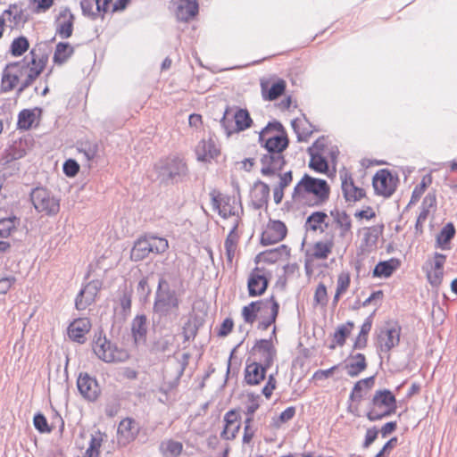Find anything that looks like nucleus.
Here are the masks:
<instances>
[{
	"instance_id": "f257e3e1",
	"label": "nucleus",
	"mask_w": 457,
	"mask_h": 457,
	"mask_svg": "<svg viewBox=\"0 0 457 457\" xmlns=\"http://www.w3.org/2000/svg\"><path fill=\"white\" fill-rule=\"evenodd\" d=\"M329 195L330 187L325 179L305 173L294 187L292 199L309 207H317L325 204Z\"/></svg>"
},
{
	"instance_id": "f03ea898",
	"label": "nucleus",
	"mask_w": 457,
	"mask_h": 457,
	"mask_svg": "<svg viewBox=\"0 0 457 457\" xmlns=\"http://www.w3.org/2000/svg\"><path fill=\"white\" fill-rule=\"evenodd\" d=\"M154 170L156 174V180L164 186L182 183L189 175L186 160L178 154H170L159 159L154 165Z\"/></svg>"
},
{
	"instance_id": "7ed1b4c3",
	"label": "nucleus",
	"mask_w": 457,
	"mask_h": 457,
	"mask_svg": "<svg viewBox=\"0 0 457 457\" xmlns=\"http://www.w3.org/2000/svg\"><path fill=\"white\" fill-rule=\"evenodd\" d=\"M180 303V294L170 287L164 275H161L153 305L154 314L159 317V320L172 313L177 316Z\"/></svg>"
},
{
	"instance_id": "20e7f679",
	"label": "nucleus",
	"mask_w": 457,
	"mask_h": 457,
	"mask_svg": "<svg viewBox=\"0 0 457 457\" xmlns=\"http://www.w3.org/2000/svg\"><path fill=\"white\" fill-rule=\"evenodd\" d=\"M397 403L395 395L389 389L375 392L370 403L366 417L370 421L380 420L395 413Z\"/></svg>"
},
{
	"instance_id": "39448f33",
	"label": "nucleus",
	"mask_w": 457,
	"mask_h": 457,
	"mask_svg": "<svg viewBox=\"0 0 457 457\" xmlns=\"http://www.w3.org/2000/svg\"><path fill=\"white\" fill-rule=\"evenodd\" d=\"M92 349L96 355L104 362H124L129 358L127 350L118 347L104 335L103 329H99L94 336Z\"/></svg>"
},
{
	"instance_id": "423d86ee",
	"label": "nucleus",
	"mask_w": 457,
	"mask_h": 457,
	"mask_svg": "<svg viewBox=\"0 0 457 457\" xmlns=\"http://www.w3.org/2000/svg\"><path fill=\"white\" fill-rule=\"evenodd\" d=\"M30 201L39 213L55 216L60 212V198L44 187L33 188L29 194Z\"/></svg>"
},
{
	"instance_id": "0eeeda50",
	"label": "nucleus",
	"mask_w": 457,
	"mask_h": 457,
	"mask_svg": "<svg viewBox=\"0 0 457 457\" xmlns=\"http://www.w3.org/2000/svg\"><path fill=\"white\" fill-rule=\"evenodd\" d=\"M266 150V154H262L261 162L262 168L261 172L264 176H271L276 170H281L286 164L283 155L284 151L289 145H261Z\"/></svg>"
},
{
	"instance_id": "6e6552de",
	"label": "nucleus",
	"mask_w": 457,
	"mask_h": 457,
	"mask_svg": "<svg viewBox=\"0 0 457 457\" xmlns=\"http://www.w3.org/2000/svg\"><path fill=\"white\" fill-rule=\"evenodd\" d=\"M253 120L249 112L246 109H237L235 112L228 106L220 120V125L224 129L227 136L233 132H240L246 129L252 124Z\"/></svg>"
},
{
	"instance_id": "1a4fd4ad",
	"label": "nucleus",
	"mask_w": 457,
	"mask_h": 457,
	"mask_svg": "<svg viewBox=\"0 0 457 457\" xmlns=\"http://www.w3.org/2000/svg\"><path fill=\"white\" fill-rule=\"evenodd\" d=\"M398 183V175L387 169L378 170L372 179L375 194L384 197H390L395 192Z\"/></svg>"
},
{
	"instance_id": "9d476101",
	"label": "nucleus",
	"mask_w": 457,
	"mask_h": 457,
	"mask_svg": "<svg viewBox=\"0 0 457 457\" xmlns=\"http://www.w3.org/2000/svg\"><path fill=\"white\" fill-rule=\"evenodd\" d=\"M250 354L258 356V363H262L266 368H270L277 358V349L274 346L271 338L257 339L250 350Z\"/></svg>"
},
{
	"instance_id": "9b49d317",
	"label": "nucleus",
	"mask_w": 457,
	"mask_h": 457,
	"mask_svg": "<svg viewBox=\"0 0 457 457\" xmlns=\"http://www.w3.org/2000/svg\"><path fill=\"white\" fill-rule=\"evenodd\" d=\"M402 328L396 322L390 326L387 322L386 326L381 328L378 335V341L380 345V350L383 353H389L394 347L400 343Z\"/></svg>"
},
{
	"instance_id": "f8f14e48",
	"label": "nucleus",
	"mask_w": 457,
	"mask_h": 457,
	"mask_svg": "<svg viewBox=\"0 0 457 457\" xmlns=\"http://www.w3.org/2000/svg\"><path fill=\"white\" fill-rule=\"evenodd\" d=\"M287 234L286 224L278 220H270L266 229L262 233L260 243L270 245L282 241Z\"/></svg>"
},
{
	"instance_id": "ddd939ff",
	"label": "nucleus",
	"mask_w": 457,
	"mask_h": 457,
	"mask_svg": "<svg viewBox=\"0 0 457 457\" xmlns=\"http://www.w3.org/2000/svg\"><path fill=\"white\" fill-rule=\"evenodd\" d=\"M259 143H289L287 134L279 121L269 122L258 134Z\"/></svg>"
},
{
	"instance_id": "4468645a",
	"label": "nucleus",
	"mask_w": 457,
	"mask_h": 457,
	"mask_svg": "<svg viewBox=\"0 0 457 457\" xmlns=\"http://www.w3.org/2000/svg\"><path fill=\"white\" fill-rule=\"evenodd\" d=\"M264 268L255 267L249 275L247 281L248 294L251 297L262 295L270 283V278L266 277L263 273Z\"/></svg>"
},
{
	"instance_id": "2eb2a0df",
	"label": "nucleus",
	"mask_w": 457,
	"mask_h": 457,
	"mask_svg": "<svg viewBox=\"0 0 457 457\" xmlns=\"http://www.w3.org/2000/svg\"><path fill=\"white\" fill-rule=\"evenodd\" d=\"M77 386L80 395L89 402L97 400L101 393L97 380L87 373L79 374Z\"/></svg>"
},
{
	"instance_id": "dca6fc26",
	"label": "nucleus",
	"mask_w": 457,
	"mask_h": 457,
	"mask_svg": "<svg viewBox=\"0 0 457 457\" xmlns=\"http://www.w3.org/2000/svg\"><path fill=\"white\" fill-rule=\"evenodd\" d=\"M102 287V282L95 279L87 283L78 294L75 300L77 310L82 311L95 302L96 296Z\"/></svg>"
},
{
	"instance_id": "f3484780",
	"label": "nucleus",
	"mask_w": 457,
	"mask_h": 457,
	"mask_svg": "<svg viewBox=\"0 0 457 457\" xmlns=\"http://www.w3.org/2000/svg\"><path fill=\"white\" fill-rule=\"evenodd\" d=\"M328 145H311L307 153L311 156L309 167L320 173H326L328 170V162L326 157Z\"/></svg>"
},
{
	"instance_id": "a211bd4d",
	"label": "nucleus",
	"mask_w": 457,
	"mask_h": 457,
	"mask_svg": "<svg viewBox=\"0 0 457 457\" xmlns=\"http://www.w3.org/2000/svg\"><path fill=\"white\" fill-rule=\"evenodd\" d=\"M262 363H258L256 360L250 362V357L246 361L245 369V381L247 385L256 386L259 385L266 378L267 370Z\"/></svg>"
},
{
	"instance_id": "6ab92c4d",
	"label": "nucleus",
	"mask_w": 457,
	"mask_h": 457,
	"mask_svg": "<svg viewBox=\"0 0 457 457\" xmlns=\"http://www.w3.org/2000/svg\"><path fill=\"white\" fill-rule=\"evenodd\" d=\"M275 299V296L271 295L266 299L251 302L248 305L244 306L242 309V317L245 322L251 325L253 324L257 319L258 313L268 309Z\"/></svg>"
},
{
	"instance_id": "aec40b11",
	"label": "nucleus",
	"mask_w": 457,
	"mask_h": 457,
	"mask_svg": "<svg viewBox=\"0 0 457 457\" xmlns=\"http://www.w3.org/2000/svg\"><path fill=\"white\" fill-rule=\"evenodd\" d=\"M91 328V322L87 318H79L74 320L68 327L69 337L79 344L86 342V334Z\"/></svg>"
},
{
	"instance_id": "412c9836",
	"label": "nucleus",
	"mask_w": 457,
	"mask_h": 457,
	"mask_svg": "<svg viewBox=\"0 0 457 457\" xmlns=\"http://www.w3.org/2000/svg\"><path fill=\"white\" fill-rule=\"evenodd\" d=\"M286 81L282 79H278L276 81L262 79L261 90L262 98L265 101H274L282 96L286 90Z\"/></svg>"
},
{
	"instance_id": "4be33fe9",
	"label": "nucleus",
	"mask_w": 457,
	"mask_h": 457,
	"mask_svg": "<svg viewBox=\"0 0 457 457\" xmlns=\"http://www.w3.org/2000/svg\"><path fill=\"white\" fill-rule=\"evenodd\" d=\"M176 16L179 21H188L198 13L197 0H173Z\"/></svg>"
},
{
	"instance_id": "5701e85b",
	"label": "nucleus",
	"mask_w": 457,
	"mask_h": 457,
	"mask_svg": "<svg viewBox=\"0 0 457 457\" xmlns=\"http://www.w3.org/2000/svg\"><path fill=\"white\" fill-rule=\"evenodd\" d=\"M20 66L21 62H12L6 65L2 75L1 90L3 92L12 91L17 85L20 79Z\"/></svg>"
},
{
	"instance_id": "b1692460",
	"label": "nucleus",
	"mask_w": 457,
	"mask_h": 457,
	"mask_svg": "<svg viewBox=\"0 0 457 457\" xmlns=\"http://www.w3.org/2000/svg\"><path fill=\"white\" fill-rule=\"evenodd\" d=\"M112 1V0H81L80 6L82 14L91 20H96L99 12H107Z\"/></svg>"
},
{
	"instance_id": "393cba45",
	"label": "nucleus",
	"mask_w": 457,
	"mask_h": 457,
	"mask_svg": "<svg viewBox=\"0 0 457 457\" xmlns=\"http://www.w3.org/2000/svg\"><path fill=\"white\" fill-rule=\"evenodd\" d=\"M270 191V187L265 182L258 180L254 183L252 193V205L255 210L268 206Z\"/></svg>"
},
{
	"instance_id": "a878e982",
	"label": "nucleus",
	"mask_w": 457,
	"mask_h": 457,
	"mask_svg": "<svg viewBox=\"0 0 457 457\" xmlns=\"http://www.w3.org/2000/svg\"><path fill=\"white\" fill-rule=\"evenodd\" d=\"M75 17L69 8L60 12L57 19L56 33L62 38H69L72 35Z\"/></svg>"
},
{
	"instance_id": "bb28decb",
	"label": "nucleus",
	"mask_w": 457,
	"mask_h": 457,
	"mask_svg": "<svg viewBox=\"0 0 457 457\" xmlns=\"http://www.w3.org/2000/svg\"><path fill=\"white\" fill-rule=\"evenodd\" d=\"M239 418V415L234 410H231L225 414V427L220 434V436L223 439L232 440L236 437L240 429V424L237 423Z\"/></svg>"
},
{
	"instance_id": "cd10ccee",
	"label": "nucleus",
	"mask_w": 457,
	"mask_h": 457,
	"mask_svg": "<svg viewBox=\"0 0 457 457\" xmlns=\"http://www.w3.org/2000/svg\"><path fill=\"white\" fill-rule=\"evenodd\" d=\"M147 318L145 314L137 315L131 322V333L136 345L145 343L147 336Z\"/></svg>"
},
{
	"instance_id": "c85d7f7f",
	"label": "nucleus",
	"mask_w": 457,
	"mask_h": 457,
	"mask_svg": "<svg viewBox=\"0 0 457 457\" xmlns=\"http://www.w3.org/2000/svg\"><path fill=\"white\" fill-rule=\"evenodd\" d=\"M27 154V149L22 145H7L0 152V165L7 166L11 162L24 157Z\"/></svg>"
},
{
	"instance_id": "c756f323",
	"label": "nucleus",
	"mask_w": 457,
	"mask_h": 457,
	"mask_svg": "<svg viewBox=\"0 0 457 457\" xmlns=\"http://www.w3.org/2000/svg\"><path fill=\"white\" fill-rule=\"evenodd\" d=\"M149 238L141 237L137 239L130 251V260L132 262H140L146 258L153 252Z\"/></svg>"
},
{
	"instance_id": "7c9ffc66",
	"label": "nucleus",
	"mask_w": 457,
	"mask_h": 457,
	"mask_svg": "<svg viewBox=\"0 0 457 457\" xmlns=\"http://www.w3.org/2000/svg\"><path fill=\"white\" fill-rule=\"evenodd\" d=\"M400 263L396 258L379 262L373 269L372 276L374 278H389L398 269Z\"/></svg>"
},
{
	"instance_id": "2f4dec72",
	"label": "nucleus",
	"mask_w": 457,
	"mask_h": 457,
	"mask_svg": "<svg viewBox=\"0 0 457 457\" xmlns=\"http://www.w3.org/2000/svg\"><path fill=\"white\" fill-rule=\"evenodd\" d=\"M342 191L346 202H356L362 199L366 195L365 190L356 187L352 178H350L349 182L346 179L343 180Z\"/></svg>"
},
{
	"instance_id": "473e14b6",
	"label": "nucleus",
	"mask_w": 457,
	"mask_h": 457,
	"mask_svg": "<svg viewBox=\"0 0 457 457\" xmlns=\"http://www.w3.org/2000/svg\"><path fill=\"white\" fill-rule=\"evenodd\" d=\"M196 159L202 162H211L220 154V149L217 145H197L195 149Z\"/></svg>"
},
{
	"instance_id": "72a5a7b5",
	"label": "nucleus",
	"mask_w": 457,
	"mask_h": 457,
	"mask_svg": "<svg viewBox=\"0 0 457 457\" xmlns=\"http://www.w3.org/2000/svg\"><path fill=\"white\" fill-rule=\"evenodd\" d=\"M42 114V109L36 107L34 109H24L18 115V126L22 129H29L33 123Z\"/></svg>"
},
{
	"instance_id": "f704fd0d",
	"label": "nucleus",
	"mask_w": 457,
	"mask_h": 457,
	"mask_svg": "<svg viewBox=\"0 0 457 457\" xmlns=\"http://www.w3.org/2000/svg\"><path fill=\"white\" fill-rule=\"evenodd\" d=\"M350 359L352 361L345 365L348 376L352 378L357 377L367 369V361L364 354L356 353L355 355H350Z\"/></svg>"
},
{
	"instance_id": "c9c22d12",
	"label": "nucleus",
	"mask_w": 457,
	"mask_h": 457,
	"mask_svg": "<svg viewBox=\"0 0 457 457\" xmlns=\"http://www.w3.org/2000/svg\"><path fill=\"white\" fill-rule=\"evenodd\" d=\"M239 221L237 220L232 227L231 230L229 231L226 240H225V250H226V256L227 261L229 263H232L233 258L235 256L237 242L239 239V236L237 233V228H238Z\"/></svg>"
},
{
	"instance_id": "e433bc0d",
	"label": "nucleus",
	"mask_w": 457,
	"mask_h": 457,
	"mask_svg": "<svg viewBox=\"0 0 457 457\" xmlns=\"http://www.w3.org/2000/svg\"><path fill=\"white\" fill-rule=\"evenodd\" d=\"M137 433L138 428L136 426V421L132 418L122 420L118 426V434L124 437L127 442L134 440Z\"/></svg>"
},
{
	"instance_id": "4c0bfd02",
	"label": "nucleus",
	"mask_w": 457,
	"mask_h": 457,
	"mask_svg": "<svg viewBox=\"0 0 457 457\" xmlns=\"http://www.w3.org/2000/svg\"><path fill=\"white\" fill-rule=\"evenodd\" d=\"M1 17L8 20L11 22L10 27L12 28L24 23L27 21L22 8L16 4H11L9 8L3 12Z\"/></svg>"
},
{
	"instance_id": "58836bf2",
	"label": "nucleus",
	"mask_w": 457,
	"mask_h": 457,
	"mask_svg": "<svg viewBox=\"0 0 457 457\" xmlns=\"http://www.w3.org/2000/svg\"><path fill=\"white\" fill-rule=\"evenodd\" d=\"M376 311H374L363 322V324L361 327V331L356 337L354 344H353V349H364L367 346L368 343V335L371 329L372 322H373V317L375 315Z\"/></svg>"
},
{
	"instance_id": "ea45409f",
	"label": "nucleus",
	"mask_w": 457,
	"mask_h": 457,
	"mask_svg": "<svg viewBox=\"0 0 457 457\" xmlns=\"http://www.w3.org/2000/svg\"><path fill=\"white\" fill-rule=\"evenodd\" d=\"M328 219V214L324 212H314L311 215H309L305 221V228L306 229L312 230V231H317L320 230L321 232L324 231V228L320 227L321 224H325V228L328 227V223L326 222V220Z\"/></svg>"
},
{
	"instance_id": "a19ab883",
	"label": "nucleus",
	"mask_w": 457,
	"mask_h": 457,
	"mask_svg": "<svg viewBox=\"0 0 457 457\" xmlns=\"http://www.w3.org/2000/svg\"><path fill=\"white\" fill-rule=\"evenodd\" d=\"M203 325L202 318L198 315H195L189 319L182 328V335L184 341H189L195 339L197 336L200 327Z\"/></svg>"
},
{
	"instance_id": "79ce46f5",
	"label": "nucleus",
	"mask_w": 457,
	"mask_h": 457,
	"mask_svg": "<svg viewBox=\"0 0 457 457\" xmlns=\"http://www.w3.org/2000/svg\"><path fill=\"white\" fill-rule=\"evenodd\" d=\"M311 127L312 124H310L305 118L292 120V128L297 135L298 141L308 140L312 133V130L310 129Z\"/></svg>"
},
{
	"instance_id": "37998d69",
	"label": "nucleus",
	"mask_w": 457,
	"mask_h": 457,
	"mask_svg": "<svg viewBox=\"0 0 457 457\" xmlns=\"http://www.w3.org/2000/svg\"><path fill=\"white\" fill-rule=\"evenodd\" d=\"M74 50L68 42H60L56 45L54 54V62L63 64L73 54Z\"/></svg>"
},
{
	"instance_id": "c03bdc74",
	"label": "nucleus",
	"mask_w": 457,
	"mask_h": 457,
	"mask_svg": "<svg viewBox=\"0 0 457 457\" xmlns=\"http://www.w3.org/2000/svg\"><path fill=\"white\" fill-rule=\"evenodd\" d=\"M174 344L172 336H163L155 339L150 347V352L154 354L165 353L170 352Z\"/></svg>"
},
{
	"instance_id": "a18cd8bd",
	"label": "nucleus",
	"mask_w": 457,
	"mask_h": 457,
	"mask_svg": "<svg viewBox=\"0 0 457 457\" xmlns=\"http://www.w3.org/2000/svg\"><path fill=\"white\" fill-rule=\"evenodd\" d=\"M384 225L372 226L365 228V233L362 238V245L367 248L375 247L379 236L382 234Z\"/></svg>"
},
{
	"instance_id": "49530a36",
	"label": "nucleus",
	"mask_w": 457,
	"mask_h": 457,
	"mask_svg": "<svg viewBox=\"0 0 457 457\" xmlns=\"http://www.w3.org/2000/svg\"><path fill=\"white\" fill-rule=\"evenodd\" d=\"M20 224V219L16 216L0 219V238L9 237Z\"/></svg>"
},
{
	"instance_id": "de8ad7c7",
	"label": "nucleus",
	"mask_w": 457,
	"mask_h": 457,
	"mask_svg": "<svg viewBox=\"0 0 457 457\" xmlns=\"http://www.w3.org/2000/svg\"><path fill=\"white\" fill-rule=\"evenodd\" d=\"M455 234L456 230L454 225L452 222H448L436 236V245L445 249V246L450 244Z\"/></svg>"
},
{
	"instance_id": "09e8293b",
	"label": "nucleus",
	"mask_w": 457,
	"mask_h": 457,
	"mask_svg": "<svg viewBox=\"0 0 457 457\" xmlns=\"http://www.w3.org/2000/svg\"><path fill=\"white\" fill-rule=\"evenodd\" d=\"M268 309H270V314L267 318L262 317L263 318L262 320H261L258 323V326H257L258 329L266 330V329H268V328L270 325H272V324H274L276 322V320H277L278 315V311H279V303L275 299L270 303V305L268 307Z\"/></svg>"
},
{
	"instance_id": "8fccbe9b",
	"label": "nucleus",
	"mask_w": 457,
	"mask_h": 457,
	"mask_svg": "<svg viewBox=\"0 0 457 457\" xmlns=\"http://www.w3.org/2000/svg\"><path fill=\"white\" fill-rule=\"evenodd\" d=\"M160 449L166 455H170L171 457H178L179 455H180L183 450V445L179 441L169 439L161 444Z\"/></svg>"
},
{
	"instance_id": "3c124183",
	"label": "nucleus",
	"mask_w": 457,
	"mask_h": 457,
	"mask_svg": "<svg viewBox=\"0 0 457 457\" xmlns=\"http://www.w3.org/2000/svg\"><path fill=\"white\" fill-rule=\"evenodd\" d=\"M432 183V177L430 174H428L422 178L421 182L415 187V188L412 191L411 197L410 200V203L408 206L411 204H413L417 203L423 193L425 192L426 188Z\"/></svg>"
},
{
	"instance_id": "603ef678",
	"label": "nucleus",
	"mask_w": 457,
	"mask_h": 457,
	"mask_svg": "<svg viewBox=\"0 0 457 457\" xmlns=\"http://www.w3.org/2000/svg\"><path fill=\"white\" fill-rule=\"evenodd\" d=\"M333 242H316L313 245V257L316 259H327L328 254L332 252Z\"/></svg>"
},
{
	"instance_id": "864d4df0",
	"label": "nucleus",
	"mask_w": 457,
	"mask_h": 457,
	"mask_svg": "<svg viewBox=\"0 0 457 457\" xmlns=\"http://www.w3.org/2000/svg\"><path fill=\"white\" fill-rule=\"evenodd\" d=\"M29 43L27 37L21 36L12 42L10 52L13 56H21L29 49Z\"/></svg>"
},
{
	"instance_id": "5fc2aeb1",
	"label": "nucleus",
	"mask_w": 457,
	"mask_h": 457,
	"mask_svg": "<svg viewBox=\"0 0 457 457\" xmlns=\"http://www.w3.org/2000/svg\"><path fill=\"white\" fill-rule=\"evenodd\" d=\"M132 287H124L121 291V295L120 296V304L122 309V312L124 315H127L130 312L131 310V303H132Z\"/></svg>"
},
{
	"instance_id": "6e6d98bb",
	"label": "nucleus",
	"mask_w": 457,
	"mask_h": 457,
	"mask_svg": "<svg viewBox=\"0 0 457 457\" xmlns=\"http://www.w3.org/2000/svg\"><path fill=\"white\" fill-rule=\"evenodd\" d=\"M350 336V329L346 326H338L334 333L335 344L329 345V349H335L336 345L343 346L345 344L346 338Z\"/></svg>"
},
{
	"instance_id": "4d7b16f0",
	"label": "nucleus",
	"mask_w": 457,
	"mask_h": 457,
	"mask_svg": "<svg viewBox=\"0 0 457 457\" xmlns=\"http://www.w3.org/2000/svg\"><path fill=\"white\" fill-rule=\"evenodd\" d=\"M296 409L294 406L287 407L280 415L273 420V426L277 428L289 420H291L295 415Z\"/></svg>"
},
{
	"instance_id": "13d9d810",
	"label": "nucleus",
	"mask_w": 457,
	"mask_h": 457,
	"mask_svg": "<svg viewBox=\"0 0 457 457\" xmlns=\"http://www.w3.org/2000/svg\"><path fill=\"white\" fill-rule=\"evenodd\" d=\"M33 424H34L35 428L39 433H50L51 432V428H49V423L47 422V420L45 417V415L42 414L41 412H37V414H35V416L33 418Z\"/></svg>"
},
{
	"instance_id": "bf43d9fd",
	"label": "nucleus",
	"mask_w": 457,
	"mask_h": 457,
	"mask_svg": "<svg viewBox=\"0 0 457 457\" xmlns=\"http://www.w3.org/2000/svg\"><path fill=\"white\" fill-rule=\"evenodd\" d=\"M328 293L327 287L323 283H320L314 293V303L315 304H320L321 306H326L328 304Z\"/></svg>"
},
{
	"instance_id": "052dcab7",
	"label": "nucleus",
	"mask_w": 457,
	"mask_h": 457,
	"mask_svg": "<svg viewBox=\"0 0 457 457\" xmlns=\"http://www.w3.org/2000/svg\"><path fill=\"white\" fill-rule=\"evenodd\" d=\"M79 168L78 162L70 158L64 162L62 165V171L67 177L73 178L79 173Z\"/></svg>"
},
{
	"instance_id": "680f3d73",
	"label": "nucleus",
	"mask_w": 457,
	"mask_h": 457,
	"mask_svg": "<svg viewBox=\"0 0 457 457\" xmlns=\"http://www.w3.org/2000/svg\"><path fill=\"white\" fill-rule=\"evenodd\" d=\"M29 54L31 55V60L28 62V65L31 64L37 66V68H40V70L43 71L47 62L48 56L45 54L39 56L37 54V49L35 48H33Z\"/></svg>"
},
{
	"instance_id": "e2e57ef3",
	"label": "nucleus",
	"mask_w": 457,
	"mask_h": 457,
	"mask_svg": "<svg viewBox=\"0 0 457 457\" xmlns=\"http://www.w3.org/2000/svg\"><path fill=\"white\" fill-rule=\"evenodd\" d=\"M150 244L152 245L153 252L154 253H162L168 247V241L162 237H151L149 238Z\"/></svg>"
},
{
	"instance_id": "0e129e2a",
	"label": "nucleus",
	"mask_w": 457,
	"mask_h": 457,
	"mask_svg": "<svg viewBox=\"0 0 457 457\" xmlns=\"http://www.w3.org/2000/svg\"><path fill=\"white\" fill-rule=\"evenodd\" d=\"M337 224L341 229L339 236L341 237H345L346 234L350 232L352 228V220L349 215L345 212H343L342 219L338 220Z\"/></svg>"
},
{
	"instance_id": "69168bd1",
	"label": "nucleus",
	"mask_w": 457,
	"mask_h": 457,
	"mask_svg": "<svg viewBox=\"0 0 457 457\" xmlns=\"http://www.w3.org/2000/svg\"><path fill=\"white\" fill-rule=\"evenodd\" d=\"M137 292L140 297H143L145 300L148 298L152 290L148 284V278L143 277L137 284Z\"/></svg>"
},
{
	"instance_id": "338daca9",
	"label": "nucleus",
	"mask_w": 457,
	"mask_h": 457,
	"mask_svg": "<svg viewBox=\"0 0 457 457\" xmlns=\"http://www.w3.org/2000/svg\"><path fill=\"white\" fill-rule=\"evenodd\" d=\"M235 214L236 213L234 211V207L230 204V197L224 196L222 199V204H221V207L220 210V215L222 218L227 219L229 216H234Z\"/></svg>"
},
{
	"instance_id": "774afa93",
	"label": "nucleus",
	"mask_w": 457,
	"mask_h": 457,
	"mask_svg": "<svg viewBox=\"0 0 457 457\" xmlns=\"http://www.w3.org/2000/svg\"><path fill=\"white\" fill-rule=\"evenodd\" d=\"M397 443L398 438L396 436L390 438L374 457H388L391 451L397 445Z\"/></svg>"
}]
</instances>
